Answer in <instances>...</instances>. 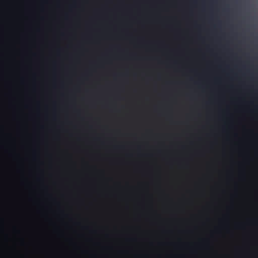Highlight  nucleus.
<instances>
[{
    "mask_svg": "<svg viewBox=\"0 0 258 258\" xmlns=\"http://www.w3.org/2000/svg\"><path fill=\"white\" fill-rule=\"evenodd\" d=\"M46 196H47V197L50 199H52V195H50V194H47L46 195Z\"/></svg>",
    "mask_w": 258,
    "mask_h": 258,
    "instance_id": "obj_1",
    "label": "nucleus"
},
{
    "mask_svg": "<svg viewBox=\"0 0 258 258\" xmlns=\"http://www.w3.org/2000/svg\"><path fill=\"white\" fill-rule=\"evenodd\" d=\"M237 196V192H234V194H232L231 195V197L233 198Z\"/></svg>",
    "mask_w": 258,
    "mask_h": 258,
    "instance_id": "obj_2",
    "label": "nucleus"
}]
</instances>
